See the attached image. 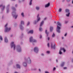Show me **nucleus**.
<instances>
[{"label":"nucleus","mask_w":73,"mask_h":73,"mask_svg":"<svg viewBox=\"0 0 73 73\" xmlns=\"http://www.w3.org/2000/svg\"><path fill=\"white\" fill-rule=\"evenodd\" d=\"M7 25H8V23H7L5 26V32H8L11 29V28H8L7 27Z\"/></svg>","instance_id":"f257e3e1"},{"label":"nucleus","mask_w":73,"mask_h":73,"mask_svg":"<svg viewBox=\"0 0 73 73\" xmlns=\"http://www.w3.org/2000/svg\"><path fill=\"white\" fill-rule=\"evenodd\" d=\"M29 39L30 42H37V41L33 39V37L32 36L30 37Z\"/></svg>","instance_id":"f03ea898"},{"label":"nucleus","mask_w":73,"mask_h":73,"mask_svg":"<svg viewBox=\"0 0 73 73\" xmlns=\"http://www.w3.org/2000/svg\"><path fill=\"white\" fill-rule=\"evenodd\" d=\"M12 14L13 17L15 19H17V15H16V12L13 11L12 12Z\"/></svg>","instance_id":"7ed1b4c3"},{"label":"nucleus","mask_w":73,"mask_h":73,"mask_svg":"<svg viewBox=\"0 0 73 73\" xmlns=\"http://www.w3.org/2000/svg\"><path fill=\"white\" fill-rule=\"evenodd\" d=\"M43 24H44V21H42L40 25V27L39 28V31H42V29L41 28V26L42 25H43Z\"/></svg>","instance_id":"20e7f679"},{"label":"nucleus","mask_w":73,"mask_h":73,"mask_svg":"<svg viewBox=\"0 0 73 73\" xmlns=\"http://www.w3.org/2000/svg\"><path fill=\"white\" fill-rule=\"evenodd\" d=\"M14 42H12L11 43V48H13V46L14 47V50H15V48L16 47V46L15 44H14Z\"/></svg>","instance_id":"39448f33"},{"label":"nucleus","mask_w":73,"mask_h":73,"mask_svg":"<svg viewBox=\"0 0 73 73\" xmlns=\"http://www.w3.org/2000/svg\"><path fill=\"white\" fill-rule=\"evenodd\" d=\"M34 51L35 53H37L38 52V48L37 47H35L34 49Z\"/></svg>","instance_id":"423d86ee"},{"label":"nucleus","mask_w":73,"mask_h":73,"mask_svg":"<svg viewBox=\"0 0 73 73\" xmlns=\"http://www.w3.org/2000/svg\"><path fill=\"white\" fill-rule=\"evenodd\" d=\"M17 49L18 52H21V49L20 46H17Z\"/></svg>","instance_id":"0eeeda50"},{"label":"nucleus","mask_w":73,"mask_h":73,"mask_svg":"<svg viewBox=\"0 0 73 73\" xmlns=\"http://www.w3.org/2000/svg\"><path fill=\"white\" fill-rule=\"evenodd\" d=\"M39 16V14H38L37 16V21L36 22V21H35V23H34V24H36V23H37V22H38V21H40V18L38 17Z\"/></svg>","instance_id":"6e6552de"},{"label":"nucleus","mask_w":73,"mask_h":73,"mask_svg":"<svg viewBox=\"0 0 73 73\" xmlns=\"http://www.w3.org/2000/svg\"><path fill=\"white\" fill-rule=\"evenodd\" d=\"M57 31L58 33H60V27H59L58 25H57Z\"/></svg>","instance_id":"1a4fd4ad"},{"label":"nucleus","mask_w":73,"mask_h":73,"mask_svg":"<svg viewBox=\"0 0 73 73\" xmlns=\"http://www.w3.org/2000/svg\"><path fill=\"white\" fill-rule=\"evenodd\" d=\"M27 61H28V62L29 64H30V63H31V60L30 59V58H27Z\"/></svg>","instance_id":"9d476101"},{"label":"nucleus","mask_w":73,"mask_h":73,"mask_svg":"<svg viewBox=\"0 0 73 73\" xmlns=\"http://www.w3.org/2000/svg\"><path fill=\"white\" fill-rule=\"evenodd\" d=\"M50 5V3L48 2L46 5H45V7H48Z\"/></svg>","instance_id":"9b49d317"},{"label":"nucleus","mask_w":73,"mask_h":73,"mask_svg":"<svg viewBox=\"0 0 73 73\" xmlns=\"http://www.w3.org/2000/svg\"><path fill=\"white\" fill-rule=\"evenodd\" d=\"M33 33V30H31L29 32H27V33L29 34V33Z\"/></svg>","instance_id":"f8f14e48"},{"label":"nucleus","mask_w":73,"mask_h":73,"mask_svg":"<svg viewBox=\"0 0 73 73\" xmlns=\"http://www.w3.org/2000/svg\"><path fill=\"white\" fill-rule=\"evenodd\" d=\"M45 33L47 35V36H48V34H49V32H47V30H46L45 31Z\"/></svg>","instance_id":"ddd939ff"},{"label":"nucleus","mask_w":73,"mask_h":73,"mask_svg":"<svg viewBox=\"0 0 73 73\" xmlns=\"http://www.w3.org/2000/svg\"><path fill=\"white\" fill-rule=\"evenodd\" d=\"M53 27H50V32H52V31H53Z\"/></svg>","instance_id":"4468645a"},{"label":"nucleus","mask_w":73,"mask_h":73,"mask_svg":"<svg viewBox=\"0 0 73 73\" xmlns=\"http://www.w3.org/2000/svg\"><path fill=\"white\" fill-rule=\"evenodd\" d=\"M5 42H8V39H7V37H5Z\"/></svg>","instance_id":"2eb2a0df"},{"label":"nucleus","mask_w":73,"mask_h":73,"mask_svg":"<svg viewBox=\"0 0 73 73\" xmlns=\"http://www.w3.org/2000/svg\"><path fill=\"white\" fill-rule=\"evenodd\" d=\"M65 64V62H63L62 64H61V66L62 67H63V66H64V64Z\"/></svg>","instance_id":"dca6fc26"},{"label":"nucleus","mask_w":73,"mask_h":73,"mask_svg":"<svg viewBox=\"0 0 73 73\" xmlns=\"http://www.w3.org/2000/svg\"><path fill=\"white\" fill-rule=\"evenodd\" d=\"M16 65L18 68H20V66L19 64H17Z\"/></svg>","instance_id":"f3484780"},{"label":"nucleus","mask_w":73,"mask_h":73,"mask_svg":"<svg viewBox=\"0 0 73 73\" xmlns=\"http://www.w3.org/2000/svg\"><path fill=\"white\" fill-rule=\"evenodd\" d=\"M57 24H58V25H59V26H61V23L59 22H57Z\"/></svg>","instance_id":"a211bd4d"},{"label":"nucleus","mask_w":73,"mask_h":73,"mask_svg":"<svg viewBox=\"0 0 73 73\" xmlns=\"http://www.w3.org/2000/svg\"><path fill=\"white\" fill-rule=\"evenodd\" d=\"M23 66L25 67L27 66V63L24 62L23 64Z\"/></svg>","instance_id":"6ab92c4d"},{"label":"nucleus","mask_w":73,"mask_h":73,"mask_svg":"<svg viewBox=\"0 0 73 73\" xmlns=\"http://www.w3.org/2000/svg\"><path fill=\"white\" fill-rule=\"evenodd\" d=\"M21 25H22V24H23V25H24V22L23 21H21Z\"/></svg>","instance_id":"aec40b11"},{"label":"nucleus","mask_w":73,"mask_h":73,"mask_svg":"<svg viewBox=\"0 0 73 73\" xmlns=\"http://www.w3.org/2000/svg\"><path fill=\"white\" fill-rule=\"evenodd\" d=\"M60 50H63V51L64 52H65L66 51V50H65V49H64V48H60Z\"/></svg>","instance_id":"412c9836"},{"label":"nucleus","mask_w":73,"mask_h":73,"mask_svg":"<svg viewBox=\"0 0 73 73\" xmlns=\"http://www.w3.org/2000/svg\"><path fill=\"white\" fill-rule=\"evenodd\" d=\"M5 9V6H3V8H2V11L4 10Z\"/></svg>","instance_id":"4be33fe9"},{"label":"nucleus","mask_w":73,"mask_h":73,"mask_svg":"<svg viewBox=\"0 0 73 73\" xmlns=\"http://www.w3.org/2000/svg\"><path fill=\"white\" fill-rule=\"evenodd\" d=\"M20 27H21V30H23V26H21V25H20Z\"/></svg>","instance_id":"5701e85b"},{"label":"nucleus","mask_w":73,"mask_h":73,"mask_svg":"<svg viewBox=\"0 0 73 73\" xmlns=\"http://www.w3.org/2000/svg\"><path fill=\"white\" fill-rule=\"evenodd\" d=\"M70 15V13H68V14H66V16L67 17H69V15Z\"/></svg>","instance_id":"b1692460"},{"label":"nucleus","mask_w":73,"mask_h":73,"mask_svg":"<svg viewBox=\"0 0 73 73\" xmlns=\"http://www.w3.org/2000/svg\"><path fill=\"white\" fill-rule=\"evenodd\" d=\"M32 0H31L30 2L29 3V4L30 5H32Z\"/></svg>","instance_id":"393cba45"},{"label":"nucleus","mask_w":73,"mask_h":73,"mask_svg":"<svg viewBox=\"0 0 73 73\" xmlns=\"http://www.w3.org/2000/svg\"><path fill=\"white\" fill-rule=\"evenodd\" d=\"M36 9H37V10H39V9H40V7H36Z\"/></svg>","instance_id":"a878e982"},{"label":"nucleus","mask_w":73,"mask_h":73,"mask_svg":"<svg viewBox=\"0 0 73 73\" xmlns=\"http://www.w3.org/2000/svg\"><path fill=\"white\" fill-rule=\"evenodd\" d=\"M12 9H13V11H16V9H15V8L14 7H12Z\"/></svg>","instance_id":"bb28decb"},{"label":"nucleus","mask_w":73,"mask_h":73,"mask_svg":"<svg viewBox=\"0 0 73 73\" xmlns=\"http://www.w3.org/2000/svg\"><path fill=\"white\" fill-rule=\"evenodd\" d=\"M21 15L22 16V17H24V13H21Z\"/></svg>","instance_id":"cd10ccee"},{"label":"nucleus","mask_w":73,"mask_h":73,"mask_svg":"<svg viewBox=\"0 0 73 73\" xmlns=\"http://www.w3.org/2000/svg\"><path fill=\"white\" fill-rule=\"evenodd\" d=\"M66 12H69V10L68 9H66Z\"/></svg>","instance_id":"c85d7f7f"},{"label":"nucleus","mask_w":73,"mask_h":73,"mask_svg":"<svg viewBox=\"0 0 73 73\" xmlns=\"http://www.w3.org/2000/svg\"><path fill=\"white\" fill-rule=\"evenodd\" d=\"M55 36V34H54V33H53L52 36V37H54Z\"/></svg>","instance_id":"c756f323"},{"label":"nucleus","mask_w":73,"mask_h":73,"mask_svg":"<svg viewBox=\"0 0 73 73\" xmlns=\"http://www.w3.org/2000/svg\"><path fill=\"white\" fill-rule=\"evenodd\" d=\"M59 54H62V52L60 50L59 51Z\"/></svg>","instance_id":"7c9ffc66"},{"label":"nucleus","mask_w":73,"mask_h":73,"mask_svg":"<svg viewBox=\"0 0 73 73\" xmlns=\"http://www.w3.org/2000/svg\"><path fill=\"white\" fill-rule=\"evenodd\" d=\"M0 39L1 40H3V38H2V37H1V36L0 37Z\"/></svg>","instance_id":"2f4dec72"},{"label":"nucleus","mask_w":73,"mask_h":73,"mask_svg":"<svg viewBox=\"0 0 73 73\" xmlns=\"http://www.w3.org/2000/svg\"><path fill=\"white\" fill-rule=\"evenodd\" d=\"M52 48L55 49V45H54V46L52 47Z\"/></svg>","instance_id":"473e14b6"},{"label":"nucleus","mask_w":73,"mask_h":73,"mask_svg":"<svg viewBox=\"0 0 73 73\" xmlns=\"http://www.w3.org/2000/svg\"><path fill=\"white\" fill-rule=\"evenodd\" d=\"M7 13H8V12H9V10L7 8Z\"/></svg>","instance_id":"72a5a7b5"},{"label":"nucleus","mask_w":73,"mask_h":73,"mask_svg":"<svg viewBox=\"0 0 73 73\" xmlns=\"http://www.w3.org/2000/svg\"><path fill=\"white\" fill-rule=\"evenodd\" d=\"M47 44L48 47H49V43H48Z\"/></svg>","instance_id":"f704fd0d"},{"label":"nucleus","mask_w":73,"mask_h":73,"mask_svg":"<svg viewBox=\"0 0 73 73\" xmlns=\"http://www.w3.org/2000/svg\"><path fill=\"white\" fill-rule=\"evenodd\" d=\"M61 9H59V12H61Z\"/></svg>","instance_id":"c9c22d12"},{"label":"nucleus","mask_w":73,"mask_h":73,"mask_svg":"<svg viewBox=\"0 0 73 73\" xmlns=\"http://www.w3.org/2000/svg\"><path fill=\"white\" fill-rule=\"evenodd\" d=\"M47 53H48L49 54V53H50V52L49 51H47L46 52Z\"/></svg>","instance_id":"e433bc0d"},{"label":"nucleus","mask_w":73,"mask_h":73,"mask_svg":"<svg viewBox=\"0 0 73 73\" xmlns=\"http://www.w3.org/2000/svg\"><path fill=\"white\" fill-rule=\"evenodd\" d=\"M51 48H52L53 46V44H52V43L51 44Z\"/></svg>","instance_id":"4c0bfd02"},{"label":"nucleus","mask_w":73,"mask_h":73,"mask_svg":"<svg viewBox=\"0 0 73 73\" xmlns=\"http://www.w3.org/2000/svg\"><path fill=\"white\" fill-rule=\"evenodd\" d=\"M64 69H67V68L66 67H64Z\"/></svg>","instance_id":"58836bf2"},{"label":"nucleus","mask_w":73,"mask_h":73,"mask_svg":"<svg viewBox=\"0 0 73 73\" xmlns=\"http://www.w3.org/2000/svg\"><path fill=\"white\" fill-rule=\"evenodd\" d=\"M55 69H56V68L54 67L53 68V70H55Z\"/></svg>","instance_id":"ea45409f"},{"label":"nucleus","mask_w":73,"mask_h":73,"mask_svg":"<svg viewBox=\"0 0 73 73\" xmlns=\"http://www.w3.org/2000/svg\"><path fill=\"white\" fill-rule=\"evenodd\" d=\"M50 39V38H49V37H48V40H49Z\"/></svg>","instance_id":"a19ab883"},{"label":"nucleus","mask_w":73,"mask_h":73,"mask_svg":"<svg viewBox=\"0 0 73 73\" xmlns=\"http://www.w3.org/2000/svg\"><path fill=\"white\" fill-rule=\"evenodd\" d=\"M29 24H30V23L29 22H28L27 25H28Z\"/></svg>","instance_id":"79ce46f5"},{"label":"nucleus","mask_w":73,"mask_h":73,"mask_svg":"<svg viewBox=\"0 0 73 73\" xmlns=\"http://www.w3.org/2000/svg\"><path fill=\"white\" fill-rule=\"evenodd\" d=\"M66 35H67V33H66L64 35V36H66Z\"/></svg>","instance_id":"37998d69"},{"label":"nucleus","mask_w":73,"mask_h":73,"mask_svg":"<svg viewBox=\"0 0 73 73\" xmlns=\"http://www.w3.org/2000/svg\"><path fill=\"white\" fill-rule=\"evenodd\" d=\"M70 0H67V2H69V1H70Z\"/></svg>","instance_id":"c03bdc74"},{"label":"nucleus","mask_w":73,"mask_h":73,"mask_svg":"<svg viewBox=\"0 0 73 73\" xmlns=\"http://www.w3.org/2000/svg\"><path fill=\"white\" fill-rule=\"evenodd\" d=\"M66 23H68V21H66L65 22V24H66Z\"/></svg>","instance_id":"a18cd8bd"},{"label":"nucleus","mask_w":73,"mask_h":73,"mask_svg":"<svg viewBox=\"0 0 73 73\" xmlns=\"http://www.w3.org/2000/svg\"><path fill=\"white\" fill-rule=\"evenodd\" d=\"M42 37V36H41V35H40V38H41Z\"/></svg>","instance_id":"49530a36"},{"label":"nucleus","mask_w":73,"mask_h":73,"mask_svg":"<svg viewBox=\"0 0 73 73\" xmlns=\"http://www.w3.org/2000/svg\"><path fill=\"white\" fill-rule=\"evenodd\" d=\"M3 7V5H0V7Z\"/></svg>","instance_id":"de8ad7c7"},{"label":"nucleus","mask_w":73,"mask_h":73,"mask_svg":"<svg viewBox=\"0 0 73 73\" xmlns=\"http://www.w3.org/2000/svg\"><path fill=\"white\" fill-rule=\"evenodd\" d=\"M46 19V18H45L44 19V20H45Z\"/></svg>","instance_id":"09e8293b"},{"label":"nucleus","mask_w":73,"mask_h":73,"mask_svg":"<svg viewBox=\"0 0 73 73\" xmlns=\"http://www.w3.org/2000/svg\"><path fill=\"white\" fill-rule=\"evenodd\" d=\"M15 7H16L17 6V5L16 4L15 5Z\"/></svg>","instance_id":"8fccbe9b"},{"label":"nucleus","mask_w":73,"mask_h":73,"mask_svg":"<svg viewBox=\"0 0 73 73\" xmlns=\"http://www.w3.org/2000/svg\"><path fill=\"white\" fill-rule=\"evenodd\" d=\"M42 56H44V54H42Z\"/></svg>","instance_id":"3c124183"},{"label":"nucleus","mask_w":73,"mask_h":73,"mask_svg":"<svg viewBox=\"0 0 73 73\" xmlns=\"http://www.w3.org/2000/svg\"><path fill=\"white\" fill-rule=\"evenodd\" d=\"M62 39H64V37H62Z\"/></svg>","instance_id":"603ef678"},{"label":"nucleus","mask_w":73,"mask_h":73,"mask_svg":"<svg viewBox=\"0 0 73 73\" xmlns=\"http://www.w3.org/2000/svg\"><path fill=\"white\" fill-rule=\"evenodd\" d=\"M39 71H41V70H40V69H39Z\"/></svg>","instance_id":"864d4df0"},{"label":"nucleus","mask_w":73,"mask_h":73,"mask_svg":"<svg viewBox=\"0 0 73 73\" xmlns=\"http://www.w3.org/2000/svg\"><path fill=\"white\" fill-rule=\"evenodd\" d=\"M72 4H73V1H72Z\"/></svg>","instance_id":"5fc2aeb1"},{"label":"nucleus","mask_w":73,"mask_h":73,"mask_svg":"<svg viewBox=\"0 0 73 73\" xmlns=\"http://www.w3.org/2000/svg\"><path fill=\"white\" fill-rule=\"evenodd\" d=\"M56 62H58V60H56Z\"/></svg>","instance_id":"6e6d98bb"},{"label":"nucleus","mask_w":73,"mask_h":73,"mask_svg":"<svg viewBox=\"0 0 73 73\" xmlns=\"http://www.w3.org/2000/svg\"><path fill=\"white\" fill-rule=\"evenodd\" d=\"M71 28H73V25L72 26H71Z\"/></svg>","instance_id":"4d7b16f0"},{"label":"nucleus","mask_w":73,"mask_h":73,"mask_svg":"<svg viewBox=\"0 0 73 73\" xmlns=\"http://www.w3.org/2000/svg\"><path fill=\"white\" fill-rule=\"evenodd\" d=\"M72 62H73V59L72 60Z\"/></svg>","instance_id":"13d9d810"},{"label":"nucleus","mask_w":73,"mask_h":73,"mask_svg":"<svg viewBox=\"0 0 73 73\" xmlns=\"http://www.w3.org/2000/svg\"><path fill=\"white\" fill-rule=\"evenodd\" d=\"M54 23H56V21H54Z\"/></svg>","instance_id":"bf43d9fd"},{"label":"nucleus","mask_w":73,"mask_h":73,"mask_svg":"<svg viewBox=\"0 0 73 73\" xmlns=\"http://www.w3.org/2000/svg\"><path fill=\"white\" fill-rule=\"evenodd\" d=\"M11 37H12V35H11Z\"/></svg>","instance_id":"052dcab7"},{"label":"nucleus","mask_w":73,"mask_h":73,"mask_svg":"<svg viewBox=\"0 0 73 73\" xmlns=\"http://www.w3.org/2000/svg\"><path fill=\"white\" fill-rule=\"evenodd\" d=\"M13 0V1H14L15 0Z\"/></svg>","instance_id":"680f3d73"}]
</instances>
